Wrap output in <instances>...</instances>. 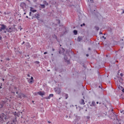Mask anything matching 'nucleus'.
Segmentation results:
<instances>
[{
    "label": "nucleus",
    "mask_w": 124,
    "mask_h": 124,
    "mask_svg": "<svg viewBox=\"0 0 124 124\" xmlns=\"http://www.w3.org/2000/svg\"><path fill=\"white\" fill-rule=\"evenodd\" d=\"M100 34H102V32L101 31L100 32Z\"/></svg>",
    "instance_id": "obj_35"
},
{
    "label": "nucleus",
    "mask_w": 124,
    "mask_h": 124,
    "mask_svg": "<svg viewBox=\"0 0 124 124\" xmlns=\"http://www.w3.org/2000/svg\"><path fill=\"white\" fill-rule=\"evenodd\" d=\"M79 103L81 105H84V104H85V101L84 99H81L80 101H79Z\"/></svg>",
    "instance_id": "obj_11"
},
{
    "label": "nucleus",
    "mask_w": 124,
    "mask_h": 124,
    "mask_svg": "<svg viewBox=\"0 0 124 124\" xmlns=\"http://www.w3.org/2000/svg\"><path fill=\"white\" fill-rule=\"evenodd\" d=\"M18 98H20V99H22V93H20L18 96H17Z\"/></svg>",
    "instance_id": "obj_15"
},
{
    "label": "nucleus",
    "mask_w": 124,
    "mask_h": 124,
    "mask_svg": "<svg viewBox=\"0 0 124 124\" xmlns=\"http://www.w3.org/2000/svg\"><path fill=\"white\" fill-rule=\"evenodd\" d=\"M48 124H51V122L48 121Z\"/></svg>",
    "instance_id": "obj_36"
},
{
    "label": "nucleus",
    "mask_w": 124,
    "mask_h": 124,
    "mask_svg": "<svg viewBox=\"0 0 124 124\" xmlns=\"http://www.w3.org/2000/svg\"><path fill=\"white\" fill-rule=\"evenodd\" d=\"M48 71H50V70H48Z\"/></svg>",
    "instance_id": "obj_58"
},
{
    "label": "nucleus",
    "mask_w": 124,
    "mask_h": 124,
    "mask_svg": "<svg viewBox=\"0 0 124 124\" xmlns=\"http://www.w3.org/2000/svg\"><path fill=\"white\" fill-rule=\"evenodd\" d=\"M37 94H39V95H41V96H43V95H45V92L40 91L38 92Z\"/></svg>",
    "instance_id": "obj_6"
},
{
    "label": "nucleus",
    "mask_w": 124,
    "mask_h": 124,
    "mask_svg": "<svg viewBox=\"0 0 124 124\" xmlns=\"http://www.w3.org/2000/svg\"><path fill=\"white\" fill-rule=\"evenodd\" d=\"M40 5H41L42 8H45V7H46L45 5H44V4H41Z\"/></svg>",
    "instance_id": "obj_20"
},
{
    "label": "nucleus",
    "mask_w": 124,
    "mask_h": 124,
    "mask_svg": "<svg viewBox=\"0 0 124 124\" xmlns=\"http://www.w3.org/2000/svg\"><path fill=\"white\" fill-rule=\"evenodd\" d=\"M30 11L34 13V12H36V10L33 9V8L32 7H30Z\"/></svg>",
    "instance_id": "obj_12"
},
{
    "label": "nucleus",
    "mask_w": 124,
    "mask_h": 124,
    "mask_svg": "<svg viewBox=\"0 0 124 124\" xmlns=\"http://www.w3.org/2000/svg\"><path fill=\"white\" fill-rule=\"evenodd\" d=\"M43 3H44V5H48V3H47V1L45 0L43 1Z\"/></svg>",
    "instance_id": "obj_18"
},
{
    "label": "nucleus",
    "mask_w": 124,
    "mask_h": 124,
    "mask_svg": "<svg viewBox=\"0 0 124 124\" xmlns=\"http://www.w3.org/2000/svg\"><path fill=\"white\" fill-rule=\"evenodd\" d=\"M28 77H31V76H30L29 74L27 75Z\"/></svg>",
    "instance_id": "obj_34"
},
{
    "label": "nucleus",
    "mask_w": 124,
    "mask_h": 124,
    "mask_svg": "<svg viewBox=\"0 0 124 124\" xmlns=\"http://www.w3.org/2000/svg\"><path fill=\"white\" fill-rule=\"evenodd\" d=\"M1 86H2V83H1Z\"/></svg>",
    "instance_id": "obj_54"
},
{
    "label": "nucleus",
    "mask_w": 124,
    "mask_h": 124,
    "mask_svg": "<svg viewBox=\"0 0 124 124\" xmlns=\"http://www.w3.org/2000/svg\"><path fill=\"white\" fill-rule=\"evenodd\" d=\"M16 93L17 94H18V91H17V92H16Z\"/></svg>",
    "instance_id": "obj_38"
},
{
    "label": "nucleus",
    "mask_w": 124,
    "mask_h": 124,
    "mask_svg": "<svg viewBox=\"0 0 124 124\" xmlns=\"http://www.w3.org/2000/svg\"><path fill=\"white\" fill-rule=\"evenodd\" d=\"M70 58V56H66V55H65L64 57V59L65 60V62H67V63H69L70 62V60L68 58Z\"/></svg>",
    "instance_id": "obj_4"
},
{
    "label": "nucleus",
    "mask_w": 124,
    "mask_h": 124,
    "mask_svg": "<svg viewBox=\"0 0 124 124\" xmlns=\"http://www.w3.org/2000/svg\"><path fill=\"white\" fill-rule=\"evenodd\" d=\"M0 120H1V123H3V122H5L6 120H7V118L6 117V115L5 114L2 113L0 115Z\"/></svg>",
    "instance_id": "obj_1"
},
{
    "label": "nucleus",
    "mask_w": 124,
    "mask_h": 124,
    "mask_svg": "<svg viewBox=\"0 0 124 124\" xmlns=\"http://www.w3.org/2000/svg\"><path fill=\"white\" fill-rule=\"evenodd\" d=\"M27 18H29V16H26Z\"/></svg>",
    "instance_id": "obj_45"
},
{
    "label": "nucleus",
    "mask_w": 124,
    "mask_h": 124,
    "mask_svg": "<svg viewBox=\"0 0 124 124\" xmlns=\"http://www.w3.org/2000/svg\"><path fill=\"white\" fill-rule=\"evenodd\" d=\"M0 89H2V87L1 86H0Z\"/></svg>",
    "instance_id": "obj_40"
},
{
    "label": "nucleus",
    "mask_w": 124,
    "mask_h": 124,
    "mask_svg": "<svg viewBox=\"0 0 124 124\" xmlns=\"http://www.w3.org/2000/svg\"><path fill=\"white\" fill-rule=\"evenodd\" d=\"M83 26V25H81V27H82Z\"/></svg>",
    "instance_id": "obj_53"
},
{
    "label": "nucleus",
    "mask_w": 124,
    "mask_h": 124,
    "mask_svg": "<svg viewBox=\"0 0 124 124\" xmlns=\"http://www.w3.org/2000/svg\"><path fill=\"white\" fill-rule=\"evenodd\" d=\"M48 96L51 98V97H53L54 94H50Z\"/></svg>",
    "instance_id": "obj_22"
},
{
    "label": "nucleus",
    "mask_w": 124,
    "mask_h": 124,
    "mask_svg": "<svg viewBox=\"0 0 124 124\" xmlns=\"http://www.w3.org/2000/svg\"><path fill=\"white\" fill-rule=\"evenodd\" d=\"M5 104V101H1L0 103V108H2L3 107V105Z\"/></svg>",
    "instance_id": "obj_7"
},
{
    "label": "nucleus",
    "mask_w": 124,
    "mask_h": 124,
    "mask_svg": "<svg viewBox=\"0 0 124 124\" xmlns=\"http://www.w3.org/2000/svg\"><path fill=\"white\" fill-rule=\"evenodd\" d=\"M29 16H31V12L29 13Z\"/></svg>",
    "instance_id": "obj_28"
},
{
    "label": "nucleus",
    "mask_w": 124,
    "mask_h": 124,
    "mask_svg": "<svg viewBox=\"0 0 124 124\" xmlns=\"http://www.w3.org/2000/svg\"><path fill=\"white\" fill-rule=\"evenodd\" d=\"M83 26H85V23H83Z\"/></svg>",
    "instance_id": "obj_46"
},
{
    "label": "nucleus",
    "mask_w": 124,
    "mask_h": 124,
    "mask_svg": "<svg viewBox=\"0 0 124 124\" xmlns=\"http://www.w3.org/2000/svg\"><path fill=\"white\" fill-rule=\"evenodd\" d=\"M102 38H104V39H106V38L104 37V36H102Z\"/></svg>",
    "instance_id": "obj_29"
},
{
    "label": "nucleus",
    "mask_w": 124,
    "mask_h": 124,
    "mask_svg": "<svg viewBox=\"0 0 124 124\" xmlns=\"http://www.w3.org/2000/svg\"><path fill=\"white\" fill-rule=\"evenodd\" d=\"M121 113H123V111H121Z\"/></svg>",
    "instance_id": "obj_57"
},
{
    "label": "nucleus",
    "mask_w": 124,
    "mask_h": 124,
    "mask_svg": "<svg viewBox=\"0 0 124 124\" xmlns=\"http://www.w3.org/2000/svg\"><path fill=\"white\" fill-rule=\"evenodd\" d=\"M26 4L25 3V2H22L20 4V7H22V8H24V7H26Z\"/></svg>",
    "instance_id": "obj_8"
},
{
    "label": "nucleus",
    "mask_w": 124,
    "mask_h": 124,
    "mask_svg": "<svg viewBox=\"0 0 124 124\" xmlns=\"http://www.w3.org/2000/svg\"><path fill=\"white\" fill-rule=\"evenodd\" d=\"M81 37H78V41H81Z\"/></svg>",
    "instance_id": "obj_24"
},
{
    "label": "nucleus",
    "mask_w": 124,
    "mask_h": 124,
    "mask_svg": "<svg viewBox=\"0 0 124 124\" xmlns=\"http://www.w3.org/2000/svg\"><path fill=\"white\" fill-rule=\"evenodd\" d=\"M53 53H52V54H51V56H53Z\"/></svg>",
    "instance_id": "obj_52"
},
{
    "label": "nucleus",
    "mask_w": 124,
    "mask_h": 124,
    "mask_svg": "<svg viewBox=\"0 0 124 124\" xmlns=\"http://www.w3.org/2000/svg\"><path fill=\"white\" fill-rule=\"evenodd\" d=\"M6 61H9V58H6Z\"/></svg>",
    "instance_id": "obj_33"
},
{
    "label": "nucleus",
    "mask_w": 124,
    "mask_h": 124,
    "mask_svg": "<svg viewBox=\"0 0 124 124\" xmlns=\"http://www.w3.org/2000/svg\"><path fill=\"white\" fill-rule=\"evenodd\" d=\"M52 51H55V49L54 48H52Z\"/></svg>",
    "instance_id": "obj_39"
},
{
    "label": "nucleus",
    "mask_w": 124,
    "mask_h": 124,
    "mask_svg": "<svg viewBox=\"0 0 124 124\" xmlns=\"http://www.w3.org/2000/svg\"><path fill=\"white\" fill-rule=\"evenodd\" d=\"M2 81H4V78H2Z\"/></svg>",
    "instance_id": "obj_47"
},
{
    "label": "nucleus",
    "mask_w": 124,
    "mask_h": 124,
    "mask_svg": "<svg viewBox=\"0 0 124 124\" xmlns=\"http://www.w3.org/2000/svg\"><path fill=\"white\" fill-rule=\"evenodd\" d=\"M56 93H58V94H60V93H61V89L60 88H58L56 90Z\"/></svg>",
    "instance_id": "obj_13"
},
{
    "label": "nucleus",
    "mask_w": 124,
    "mask_h": 124,
    "mask_svg": "<svg viewBox=\"0 0 124 124\" xmlns=\"http://www.w3.org/2000/svg\"><path fill=\"white\" fill-rule=\"evenodd\" d=\"M124 10H123V12L121 14L123 15V14H124Z\"/></svg>",
    "instance_id": "obj_30"
},
{
    "label": "nucleus",
    "mask_w": 124,
    "mask_h": 124,
    "mask_svg": "<svg viewBox=\"0 0 124 124\" xmlns=\"http://www.w3.org/2000/svg\"><path fill=\"white\" fill-rule=\"evenodd\" d=\"M6 30L8 32L11 33V32H12L13 31H15V28L10 27L9 28L6 29Z\"/></svg>",
    "instance_id": "obj_3"
},
{
    "label": "nucleus",
    "mask_w": 124,
    "mask_h": 124,
    "mask_svg": "<svg viewBox=\"0 0 124 124\" xmlns=\"http://www.w3.org/2000/svg\"><path fill=\"white\" fill-rule=\"evenodd\" d=\"M2 39V37H1V36H0V40H1Z\"/></svg>",
    "instance_id": "obj_31"
},
{
    "label": "nucleus",
    "mask_w": 124,
    "mask_h": 124,
    "mask_svg": "<svg viewBox=\"0 0 124 124\" xmlns=\"http://www.w3.org/2000/svg\"><path fill=\"white\" fill-rule=\"evenodd\" d=\"M35 63H37V64H39L40 62L38 61L35 62Z\"/></svg>",
    "instance_id": "obj_25"
},
{
    "label": "nucleus",
    "mask_w": 124,
    "mask_h": 124,
    "mask_svg": "<svg viewBox=\"0 0 124 124\" xmlns=\"http://www.w3.org/2000/svg\"><path fill=\"white\" fill-rule=\"evenodd\" d=\"M89 50H91V48H89Z\"/></svg>",
    "instance_id": "obj_51"
},
{
    "label": "nucleus",
    "mask_w": 124,
    "mask_h": 124,
    "mask_svg": "<svg viewBox=\"0 0 124 124\" xmlns=\"http://www.w3.org/2000/svg\"><path fill=\"white\" fill-rule=\"evenodd\" d=\"M51 98L48 96V97H46V99H50Z\"/></svg>",
    "instance_id": "obj_26"
},
{
    "label": "nucleus",
    "mask_w": 124,
    "mask_h": 124,
    "mask_svg": "<svg viewBox=\"0 0 124 124\" xmlns=\"http://www.w3.org/2000/svg\"><path fill=\"white\" fill-rule=\"evenodd\" d=\"M64 97H65V99H67V98H68V95L67 93H65Z\"/></svg>",
    "instance_id": "obj_16"
},
{
    "label": "nucleus",
    "mask_w": 124,
    "mask_h": 124,
    "mask_svg": "<svg viewBox=\"0 0 124 124\" xmlns=\"http://www.w3.org/2000/svg\"><path fill=\"white\" fill-rule=\"evenodd\" d=\"M56 39H57V37H56Z\"/></svg>",
    "instance_id": "obj_55"
},
{
    "label": "nucleus",
    "mask_w": 124,
    "mask_h": 124,
    "mask_svg": "<svg viewBox=\"0 0 124 124\" xmlns=\"http://www.w3.org/2000/svg\"><path fill=\"white\" fill-rule=\"evenodd\" d=\"M74 34L76 35L78 33V31L77 30H74L73 31Z\"/></svg>",
    "instance_id": "obj_17"
},
{
    "label": "nucleus",
    "mask_w": 124,
    "mask_h": 124,
    "mask_svg": "<svg viewBox=\"0 0 124 124\" xmlns=\"http://www.w3.org/2000/svg\"><path fill=\"white\" fill-rule=\"evenodd\" d=\"M89 118H90L89 117H87V119H89Z\"/></svg>",
    "instance_id": "obj_50"
},
{
    "label": "nucleus",
    "mask_w": 124,
    "mask_h": 124,
    "mask_svg": "<svg viewBox=\"0 0 124 124\" xmlns=\"http://www.w3.org/2000/svg\"><path fill=\"white\" fill-rule=\"evenodd\" d=\"M21 96H22V97L25 98V97H26V95H25V94H24V93H21Z\"/></svg>",
    "instance_id": "obj_21"
},
{
    "label": "nucleus",
    "mask_w": 124,
    "mask_h": 124,
    "mask_svg": "<svg viewBox=\"0 0 124 124\" xmlns=\"http://www.w3.org/2000/svg\"><path fill=\"white\" fill-rule=\"evenodd\" d=\"M24 15H26V13H24Z\"/></svg>",
    "instance_id": "obj_49"
},
{
    "label": "nucleus",
    "mask_w": 124,
    "mask_h": 124,
    "mask_svg": "<svg viewBox=\"0 0 124 124\" xmlns=\"http://www.w3.org/2000/svg\"><path fill=\"white\" fill-rule=\"evenodd\" d=\"M4 33H6V31H4Z\"/></svg>",
    "instance_id": "obj_37"
},
{
    "label": "nucleus",
    "mask_w": 124,
    "mask_h": 124,
    "mask_svg": "<svg viewBox=\"0 0 124 124\" xmlns=\"http://www.w3.org/2000/svg\"><path fill=\"white\" fill-rule=\"evenodd\" d=\"M60 46H62V45H60Z\"/></svg>",
    "instance_id": "obj_59"
},
{
    "label": "nucleus",
    "mask_w": 124,
    "mask_h": 124,
    "mask_svg": "<svg viewBox=\"0 0 124 124\" xmlns=\"http://www.w3.org/2000/svg\"><path fill=\"white\" fill-rule=\"evenodd\" d=\"M15 90H17V88L15 87Z\"/></svg>",
    "instance_id": "obj_42"
},
{
    "label": "nucleus",
    "mask_w": 124,
    "mask_h": 124,
    "mask_svg": "<svg viewBox=\"0 0 124 124\" xmlns=\"http://www.w3.org/2000/svg\"><path fill=\"white\" fill-rule=\"evenodd\" d=\"M115 84L117 85L118 89H119V90H122L123 93H124V88L121 86V84L119 83V82H116Z\"/></svg>",
    "instance_id": "obj_2"
},
{
    "label": "nucleus",
    "mask_w": 124,
    "mask_h": 124,
    "mask_svg": "<svg viewBox=\"0 0 124 124\" xmlns=\"http://www.w3.org/2000/svg\"><path fill=\"white\" fill-rule=\"evenodd\" d=\"M98 102H96V104H98Z\"/></svg>",
    "instance_id": "obj_44"
},
{
    "label": "nucleus",
    "mask_w": 124,
    "mask_h": 124,
    "mask_svg": "<svg viewBox=\"0 0 124 124\" xmlns=\"http://www.w3.org/2000/svg\"><path fill=\"white\" fill-rule=\"evenodd\" d=\"M22 44H25V42H23Z\"/></svg>",
    "instance_id": "obj_41"
},
{
    "label": "nucleus",
    "mask_w": 124,
    "mask_h": 124,
    "mask_svg": "<svg viewBox=\"0 0 124 124\" xmlns=\"http://www.w3.org/2000/svg\"><path fill=\"white\" fill-rule=\"evenodd\" d=\"M92 105L93 106H95V102L94 101H93V102H92Z\"/></svg>",
    "instance_id": "obj_19"
},
{
    "label": "nucleus",
    "mask_w": 124,
    "mask_h": 124,
    "mask_svg": "<svg viewBox=\"0 0 124 124\" xmlns=\"http://www.w3.org/2000/svg\"><path fill=\"white\" fill-rule=\"evenodd\" d=\"M95 29L96 31H99V27L96 26L95 27Z\"/></svg>",
    "instance_id": "obj_23"
},
{
    "label": "nucleus",
    "mask_w": 124,
    "mask_h": 124,
    "mask_svg": "<svg viewBox=\"0 0 124 124\" xmlns=\"http://www.w3.org/2000/svg\"><path fill=\"white\" fill-rule=\"evenodd\" d=\"M44 55H46V54H47V52H45L44 53Z\"/></svg>",
    "instance_id": "obj_32"
},
{
    "label": "nucleus",
    "mask_w": 124,
    "mask_h": 124,
    "mask_svg": "<svg viewBox=\"0 0 124 124\" xmlns=\"http://www.w3.org/2000/svg\"><path fill=\"white\" fill-rule=\"evenodd\" d=\"M34 18H36L37 20H39V14L36 13L34 15Z\"/></svg>",
    "instance_id": "obj_9"
},
{
    "label": "nucleus",
    "mask_w": 124,
    "mask_h": 124,
    "mask_svg": "<svg viewBox=\"0 0 124 124\" xmlns=\"http://www.w3.org/2000/svg\"><path fill=\"white\" fill-rule=\"evenodd\" d=\"M1 27L0 28V32L2 31H4L5 29H6V26L4 25V24H0Z\"/></svg>",
    "instance_id": "obj_5"
},
{
    "label": "nucleus",
    "mask_w": 124,
    "mask_h": 124,
    "mask_svg": "<svg viewBox=\"0 0 124 124\" xmlns=\"http://www.w3.org/2000/svg\"><path fill=\"white\" fill-rule=\"evenodd\" d=\"M12 93H15V92H12Z\"/></svg>",
    "instance_id": "obj_48"
},
{
    "label": "nucleus",
    "mask_w": 124,
    "mask_h": 124,
    "mask_svg": "<svg viewBox=\"0 0 124 124\" xmlns=\"http://www.w3.org/2000/svg\"><path fill=\"white\" fill-rule=\"evenodd\" d=\"M120 76H121V77H123L124 76V74L121 73V74H120Z\"/></svg>",
    "instance_id": "obj_27"
},
{
    "label": "nucleus",
    "mask_w": 124,
    "mask_h": 124,
    "mask_svg": "<svg viewBox=\"0 0 124 124\" xmlns=\"http://www.w3.org/2000/svg\"><path fill=\"white\" fill-rule=\"evenodd\" d=\"M1 62H2V60H1Z\"/></svg>",
    "instance_id": "obj_56"
},
{
    "label": "nucleus",
    "mask_w": 124,
    "mask_h": 124,
    "mask_svg": "<svg viewBox=\"0 0 124 124\" xmlns=\"http://www.w3.org/2000/svg\"><path fill=\"white\" fill-rule=\"evenodd\" d=\"M11 124H12L13 123H11Z\"/></svg>",
    "instance_id": "obj_60"
},
{
    "label": "nucleus",
    "mask_w": 124,
    "mask_h": 124,
    "mask_svg": "<svg viewBox=\"0 0 124 124\" xmlns=\"http://www.w3.org/2000/svg\"><path fill=\"white\" fill-rule=\"evenodd\" d=\"M89 56V54H86V56L88 57Z\"/></svg>",
    "instance_id": "obj_43"
},
{
    "label": "nucleus",
    "mask_w": 124,
    "mask_h": 124,
    "mask_svg": "<svg viewBox=\"0 0 124 124\" xmlns=\"http://www.w3.org/2000/svg\"><path fill=\"white\" fill-rule=\"evenodd\" d=\"M32 80H33V77H31V79L29 80V83H32L33 82Z\"/></svg>",
    "instance_id": "obj_14"
},
{
    "label": "nucleus",
    "mask_w": 124,
    "mask_h": 124,
    "mask_svg": "<svg viewBox=\"0 0 124 124\" xmlns=\"http://www.w3.org/2000/svg\"><path fill=\"white\" fill-rule=\"evenodd\" d=\"M119 79V81H116V82H118L119 84H123V78H120Z\"/></svg>",
    "instance_id": "obj_10"
}]
</instances>
